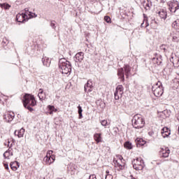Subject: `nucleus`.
I'll list each match as a JSON object with an SVG mask.
<instances>
[{"label": "nucleus", "mask_w": 179, "mask_h": 179, "mask_svg": "<svg viewBox=\"0 0 179 179\" xmlns=\"http://www.w3.org/2000/svg\"><path fill=\"white\" fill-rule=\"evenodd\" d=\"M22 103L24 108H27V110H29L30 113H33V111H34V109L31 107H34L35 106H37V101H36V98L34 97V95H31L30 94H27L24 96Z\"/></svg>", "instance_id": "f257e3e1"}, {"label": "nucleus", "mask_w": 179, "mask_h": 179, "mask_svg": "<svg viewBox=\"0 0 179 179\" xmlns=\"http://www.w3.org/2000/svg\"><path fill=\"white\" fill-rule=\"evenodd\" d=\"M59 69L63 75H71L72 72V64L71 62L66 60L65 58L59 59L58 64Z\"/></svg>", "instance_id": "f03ea898"}, {"label": "nucleus", "mask_w": 179, "mask_h": 179, "mask_svg": "<svg viewBox=\"0 0 179 179\" xmlns=\"http://www.w3.org/2000/svg\"><path fill=\"white\" fill-rule=\"evenodd\" d=\"M132 125L136 129H141L145 127V120L141 115H135L131 120Z\"/></svg>", "instance_id": "7ed1b4c3"}, {"label": "nucleus", "mask_w": 179, "mask_h": 179, "mask_svg": "<svg viewBox=\"0 0 179 179\" xmlns=\"http://www.w3.org/2000/svg\"><path fill=\"white\" fill-rule=\"evenodd\" d=\"M131 66L129 64H124V68H120L117 70V76L122 80H125V75L126 78H129V75H131Z\"/></svg>", "instance_id": "20e7f679"}, {"label": "nucleus", "mask_w": 179, "mask_h": 179, "mask_svg": "<svg viewBox=\"0 0 179 179\" xmlns=\"http://www.w3.org/2000/svg\"><path fill=\"white\" fill-rule=\"evenodd\" d=\"M152 91L153 92L155 97H160V96H163L164 89L162 82L158 81V83L152 87Z\"/></svg>", "instance_id": "39448f33"}, {"label": "nucleus", "mask_w": 179, "mask_h": 179, "mask_svg": "<svg viewBox=\"0 0 179 179\" xmlns=\"http://www.w3.org/2000/svg\"><path fill=\"white\" fill-rule=\"evenodd\" d=\"M133 168L134 170L141 171L145 168V162L142 158H136L132 161Z\"/></svg>", "instance_id": "423d86ee"}, {"label": "nucleus", "mask_w": 179, "mask_h": 179, "mask_svg": "<svg viewBox=\"0 0 179 179\" xmlns=\"http://www.w3.org/2000/svg\"><path fill=\"white\" fill-rule=\"evenodd\" d=\"M169 9L171 13H176L179 9V3L177 1L173 0L168 3Z\"/></svg>", "instance_id": "0eeeda50"}, {"label": "nucleus", "mask_w": 179, "mask_h": 179, "mask_svg": "<svg viewBox=\"0 0 179 179\" xmlns=\"http://www.w3.org/2000/svg\"><path fill=\"white\" fill-rule=\"evenodd\" d=\"M122 93H124V87L122 85H117L114 93L115 100H120V97H122Z\"/></svg>", "instance_id": "6e6552de"}, {"label": "nucleus", "mask_w": 179, "mask_h": 179, "mask_svg": "<svg viewBox=\"0 0 179 179\" xmlns=\"http://www.w3.org/2000/svg\"><path fill=\"white\" fill-rule=\"evenodd\" d=\"M159 156L164 158L169 157V156H170V149H169V148H161L159 150Z\"/></svg>", "instance_id": "1a4fd4ad"}, {"label": "nucleus", "mask_w": 179, "mask_h": 179, "mask_svg": "<svg viewBox=\"0 0 179 179\" xmlns=\"http://www.w3.org/2000/svg\"><path fill=\"white\" fill-rule=\"evenodd\" d=\"M84 90L85 93H90V92H93V83L92 80H88L87 83L85 85Z\"/></svg>", "instance_id": "9d476101"}, {"label": "nucleus", "mask_w": 179, "mask_h": 179, "mask_svg": "<svg viewBox=\"0 0 179 179\" xmlns=\"http://www.w3.org/2000/svg\"><path fill=\"white\" fill-rule=\"evenodd\" d=\"M84 55L85 53H83V52H79L75 55V57H73V60L75 61V62H81L83 61V58H85Z\"/></svg>", "instance_id": "9b49d317"}, {"label": "nucleus", "mask_w": 179, "mask_h": 179, "mask_svg": "<svg viewBox=\"0 0 179 179\" xmlns=\"http://www.w3.org/2000/svg\"><path fill=\"white\" fill-rule=\"evenodd\" d=\"M15 118V113L13 112H8L7 114L4 115V120L7 122H11V121H13Z\"/></svg>", "instance_id": "f8f14e48"}, {"label": "nucleus", "mask_w": 179, "mask_h": 179, "mask_svg": "<svg viewBox=\"0 0 179 179\" xmlns=\"http://www.w3.org/2000/svg\"><path fill=\"white\" fill-rule=\"evenodd\" d=\"M27 17V15L24 14L23 13H22V14L18 13L16 15L15 20H16V22H18V23H23Z\"/></svg>", "instance_id": "ddd939ff"}, {"label": "nucleus", "mask_w": 179, "mask_h": 179, "mask_svg": "<svg viewBox=\"0 0 179 179\" xmlns=\"http://www.w3.org/2000/svg\"><path fill=\"white\" fill-rule=\"evenodd\" d=\"M161 134L163 138H169L171 134V131L169 129V127H164L161 130Z\"/></svg>", "instance_id": "4468645a"}, {"label": "nucleus", "mask_w": 179, "mask_h": 179, "mask_svg": "<svg viewBox=\"0 0 179 179\" xmlns=\"http://www.w3.org/2000/svg\"><path fill=\"white\" fill-rule=\"evenodd\" d=\"M136 143L137 148H141V146H145V145H146V141L141 138H137L136 139Z\"/></svg>", "instance_id": "2eb2a0df"}, {"label": "nucleus", "mask_w": 179, "mask_h": 179, "mask_svg": "<svg viewBox=\"0 0 179 179\" xmlns=\"http://www.w3.org/2000/svg\"><path fill=\"white\" fill-rule=\"evenodd\" d=\"M157 14L161 19H164V20H166V19H167V11L166 10L162 9L157 13Z\"/></svg>", "instance_id": "dca6fc26"}, {"label": "nucleus", "mask_w": 179, "mask_h": 179, "mask_svg": "<svg viewBox=\"0 0 179 179\" xmlns=\"http://www.w3.org/2000/svg\"><path fill=\"white\" fill-rule=\"evenodd\" d=\"M25 130L24 128H21L20 130H15L14 132V135H17L18 138H23L24 135Z\"/></svg>", "instance_id": "f3484780"}, {"label": "nucleus", "mask_w": 179, "mask_h": 179, "mask_svg": "<svg viewBox=\"0 0 179 179\" xmlns=\"http://www.w3.org/2000/svg\"><path fill=\"white\" fill-rule=\"evenodd\" d=\"M42 62L44 66H47V68L50 67V65H51V59L47 57L42 58Z\"/></svg>", "instance_id": "a211bd4d"}, {"label": "nucleus", "mask_w": 179, "mask_h": 179, "mask_svg": "<svg viewBox=\"0 0 179 179\" xmlns=\"http://www.w3.org/2000/svg\"><path fill=\"white\" fill-rule=\"evenodd\" d=\"M44 160H45V162L48 164H52V163H54V162H55V156L49 155V157H48V158H44Z\"/></svg>", "instance_id": "6ab92c4d"}, {"label": "nucleus", "mask_w": 179, "mask_h": 179, "mask_svg": "<svg viewBox=\"0 0 179 179\" xmlns=\"http://www.w3.org/2000/svg\"><path fill=\"white\" fill-rule=\"evenodd\" d=\"M94 139L96 143H100L102 141L101 133H96L94 134Z\"/></svg>", "instance_id": "aec40b11"}, {"label": "nucleus", "mask_w": 179, "mask_h": 179, "mask_svg": "<svg viewBox=\"0 0 179 179\" xmlns=\"http://www.w3.org/2000/svg\"><path fill=\"white\" fill-rule=\"evenodd\" d=\"M143 16H144V20L141 24V27H148L149 22L148 21V17H146V15L145 14H143Z\"/></svg>", "instance_id": "412c9836"}, {"label": "nucleus", "mask_w": 179, "mask_h": 179, "mask_svg": "<svg viewBox=\"0 0 179 179\" xmlns=\"http://www.w3.org/2000/svg\"><path fill=\"white\" fill-rule=\"evenodd\" d=\"M38 96L41 101H43L44 99H45V94H44V91L43 90V89H39Z\"/></svg>", "instance_id": "4be33fe9"}, {"label": "nucleus", "mask_w": 179, "mask_h": 179, "mask_svg": "<svg viewBox=\"0 0 179 179\" xmlns=\"http://www.w3.org/2000/svg\"><path fill=\"white\" fill-rule=\"evenodd\" d=\"M171 114V111H170L169 110H165L162 112L161 115L164 119V118H169V117H170Z\"/></svg>", "instance_id": "5701e85b"}, {"label": "nucleus", "mask_w": 179, "mask_h": 179, "mask_svg": "<svg viewBox=\"0 0 179 179\" xmlns=\"http://www.w3.org/2000/svg\"><path fill=\"white\" fill-rule=\"evenodd\" d=\"M0 8H1V9H4L5 10H9V9L11 8V6L8 3H0Z\"/></svg>", "instance_id": "b1692460"}, {"label": "nucleus", "mask_w": 179, "mask_h": 179, "mask_svg": "<svg viewBox=\"0 0 179 179\" xmlns=\"http://www.w3.org/2000/svg\"><path fill=\"white\" fill-rule=\"evenodd\" d=\"M10 166L11 170H13V171H16V170H17V167H19V163L15 161V162H11L10 164Z\"/></svg>", "instance_id": "393cba45"}, {"label": "nucleus", "mask_w": 179, "mask_h": 179, "mask_svg": "<svg viewBox=\"0 0 179 179\" xmlns=\"http://www.w3.org/2000/svg\"><path fill=\"white\" fill-rule=\"evenodd\" d=\"M48 108L49 110V114L50 115L54 114V113H57V108H55V106H54L49 105L48 106Z\"/></svg>", "instance_id": "a878e982"}, {"label": "nucleus", "mask_w": 179, "mask_h": 179, "mask_svg": "<svg viewBox=\"0 0 179 179\" xmlns=\"http://www.w3.org/2000/svg\"><path fill=\"white\" fill-rule=\"evenodd\" d=\"M78 118L79 120H82V118H83V115L82 114V113H83V110L82 109V106H80V105L78 106Z\"/></svg>", "instance_id": "bb28decb"}, {"label": "nucleus", "mask_w": 179, "mask_h": 179, "mask_svg": "<svg viewBox=\"0 0 179 179\" xmlns=\"http://www.w3.org/2000/svg\"><path fill=\"white\" fill-rule=\"evenodd\" d=\"M10 148H12V143L10 144L9 149L3 153V156L4 159H9V156H10Z\"/></svg>", "instance_id": "cd10ccee"}, {"label": "nucleus", "mask_w": 179, "mask_h": 179, "mask_svg": "<svg viewBox=\"0 0 179 179\" xmlns=\"http://www.w3.org/2000/svg\"><path fill=\"white\" fill-rule=\"evenodd\" d=\"M152 60L154 61V62H155V64L158 65H162V56H159V57H154Z\"/></svg>", "instance_id": "c85d7f7f"}, {"label": "nucleus", "mask_w": 179, "mask_h": 179, "mask_svg": "<svg viewBox=\"0 0 179 179\" xmlns=\"http://www.w3.org/2000/svg\"><path fill=\"white\" fill-rule=\"evenodd\" d=\"M172 27H173V29H176V30H179V19L175 20L172 23Z\"/></svg>", "instance_id": "c756f323"}, {"label": "nucleus", "mask_w": 179, "mask_h": 179, "mask_svg": "<svg viewBox=\"0 0 179 179\" xmlns=\"http://www.w3.org/2000/svg\"><path fill=\"white\" fill-rule=\"evenodd\" d=\"M124 146L125 149H128L129 150H131V149H132V143L129 141H126L124 144Z\"/></svg>", "instance_id": "7c9ffc66"}, {"label": "nucleus", "mask_w": 179, "mask_h": 179, "mask_svg": "<svg viewBox=\"0 0 179 179\" xmlns=\"http://www.w3.org/2000/svg\"><path fill=\"white\" fill-rule=\"evenodd\" d=\"M148 3H145V6H144V8L145 10H150V8L152 6V1L150 0H147Z\"/></svg>", "instance_id": "2f4dec72"}, {"label": "nucleus", "mask_w": 179, "mask_h": 179, "mask_svg": "<svg viewBox=\"0 0 179 179\" xmlns=\"http://www.w3.org/2000/svg\"><path fill=\"white\" fill-rule=\"evenodd\" d=\"M1 44L3 45V47H6V45H8L9 44V40L6 38H3Z\"/></svg>", "instance_id": "473e14b6"}, {"label": "nucleus", "mask_w": 179, "mask_h": 179, "mask_svg": "<svg viewBox=\"0 0 179 179\" xmlns=\"http://www.w3.org/2000/svg\"><path fill=\"white\" fill-rule=\"evenodd\" d=\"M104 20L106 23H111V18L108 15L104 17Z\"/></svg>", "instance_id": "72a5a7b5"}, {"label": "nucleus", "mask_w": 179, "mask_h": 179, "mask_svg": "<svg viewBox=\"0 0 179 179\" xmlns=\"http://www.w3.org/2000/svg\"><path fill=\"white\" fill-rule=\"evenodd\" d=\"M101 124L102 125V127H107L108 125V122H107V120H101Z\"/></svg>", "instance_id": "f704fd0d"}, {"label": "nucleus", "mask_w": 179, "mask_h": 179, "mask_svg": "<svg viewBox=\"0 0 179 179\" xmlns=\"http://www.w3.org/2000/svg\"><path fill=\"white\" fill-rule=\"evenodd\" d=\"M52 153H54V152L52 150H49L45 157V159H47L48 157H50V156H53Z\"/></svg>", "instance_id": "c9c22d12"}, {"label": "nucleus", "mask_w": 179, "mask_h": 179, "mask_svg": "<svg viewBox=\"0 0 179 179\" xmlns=\"http://www.w3.org/2000/svg\"><path fill=\"white\" fill-rule=\"evenodd\" d=\"M28 15L31 17H37V14H36L35 13H32L31 11H29Z\"/></svg>", "instance_id": "e433bc0d"}, {"label": "nucleus", "mask_w": 179, "mask_h": 179, "mask_svg": "<svg viewBox=\"0 0 179 179\" xmlns=\"http://www.w3.org/2000/svg\"><path fill=\"white\" fill-rule=\"evenodd\" d=\"M50 27L52 28V29H56L57 27L55 26V21H51L50 22Z\"/></svg>", "instance_id": "4c0bfd02"}, {"label": "nucleus", "mask_w": 179, "mask_h": 179, "mask_svg": "<svg viewBox=\"0 0 179 179\" xmlns=\"http://www.w3.org/2000/svg\"><path fill=\"white\" fill-rule=\"evenodd\" d=\"M173 41H174L175 43H178V41H179L178 37H177L176 36H173Z\"/></svg>", "instance_id": "58836bf2"}, {"label": "nucleus", "mask_w": 179, "mask_h": 179, "mask_svg": "<svg viewBox=\"0 0 179 179\" xmlns=\"http://www.w3.org/2000/svg\"><path fill=\"white\" fill-rule=\"evenodd\" d=\"M105 179H113V175L111 174L106 175Z\"/></svg>", "instance_id": "ea45409f"}, {"label": "nucleus", "mask_w": 179, "mask_h": 179, "mask_svg": "<svg viewBox=\"0 0 179 179\" xmlns=\"http://www.w3.org/2000/svg\"><path fill=\"white\" fill-rule=\"evenodd\" d=\"M3 166L6 170H9V165L8 164V163H3Z\"/></svg>", "instance_id": "a19ab883"}, {"label": "nucleus", "mask_w": 179, "mask_h": 179, "mask_svg": "<svg viewBox=\"0 0 179 179\" xmlns=\"http://www.w3.org/2000/svg\"><path fill=\"white\" fill-rule=\"evenodd\" d=\"M24 12L25 13H23L24 15H27H27H29V8H24Z\"/></svg>", "instance_id": "79ce46f5"}, {"label": "nucleus", "mask_w": 179, "mask_h": 179, "mask_svg": "<svg viewBox=\"0 0 179 179\" xmlns=\"http://www.w3.org/2000/svg\"><path fill=\"white\" fill-rule=\"evenodd\" d=\"M161 50H163V51H164V52H166V45H161Z\"/></svg>", "instance_id": "37998d69"}, {"label": "nucleus", "mask_w": 179, "mask_h": 179, "mask_svg": "<svg viewBox=\"0 0 179 179\" xmlns=\"http://www.w3.org/2000/svg\"><path fill=\"white\" fill-rule=\"evenodd\" d=\"M148 135H150V136H153V135H155V132H153V131H149V132H148Z\"/></svg>", "instance_id": "c03bdc74"}, {"label": "nucleus", "mask_w": 179, "mask_h": 179, "mask_svg": "<svg viewBox=\"0 0 179 179\" xmlns=\"http://www.w3.org/2000/svg\"><path fill=\"white\" fill-rule=\"evenodd\" d=\"M119 159L121 161L124 158L122 157V156L121 155H118Z\"/></svg>", "instance_id": "a18cd8bd"}, {"label": "nucleus", "mask_w": 179, "mask_h": 179, "mask_svg": "<svg viewBox=\"0 0 179 179\" xmlns=\"http://www.w3.org/2000/svg\"><path fill=\"white\" fill-rule=\"evenodd\" d=\"M142 3H143V6H144L145 7V3H146V1H145V0H143V1H142Z\"/></svg>", "instance_id": "49530a36"}, {"label": "nucleus", "mask_w": 179, "mask_h": 179, "mask_svg": "<svg viewBox=\"0 0 179 179\" xmlns=\"http://www.w3.org/2000/svg\"><path fill=\"white\" fill-rule=\"evenodd\" d=\"M10 156H13V151L10 150Z\"/></svg>", "instance_id": "de8ad7c7"}, {"label": "nucleus", "mask_w": 179, "mask_h": 179, "mask_svg": "<svg viewBox=\"0 0 179 179\" xmlns=\"http://www.w3.org/2000/svg\"><path fill=\"white\" fill-rule=\"evenodd\" d=\"M117 131H118V128L115 129L114 132H115V134H117Z\"/></svg>", "instance_id": "09e8293b"}, {"label": "nucleus", "mask_w": 179, "mask_h": 179, "mask_svg": "<svg viewBox=\"0 0 179 179\" xmlns=\"http://www.w3.org/2000/svg\"><path fill=\"white\" fill-rule=\"evenodd\" d=\"M29 54H31V55H33L34 54V50H31V52H29Z\"/></svg>", "instance_id": "8fccbe9b"}, {"label": "nucleus", "mask_w": 179, "mask_h": 179, "mask_svg": "<svg viewBox=\"0 0 179 179\" xmlns=\"http://www.w3.org/2000/svg\"><path fill=\"white\" fill-rule=\"evenodd\" d=\"M106 175L110 174V171H109L108 170H107V171H106Z\"/></svg>", "instance_id": "3c124183"}, {"label": "nucleus", "mask_w": 179, "mask_h": 179, "mask_svg": "<svg viewBox=\"0 0 179 179\" xmlns=\"http://www.w3.org/2000/svg\"><path fill=\"white\" fill-rule=\"evenodd\" d=\"M130 179H136V178H134V176L131 175L130 176Z\"/></svg>", "instance_id": "603ef678"}, {"label": "nucleus", "mask_w": 179, "mask_h": 179, "mask_svg": "<svg viewBox=\"0 0 179 179\" xmlns=\"http://www.w3.org/2000/svg\"><path fill=\"white\" fill-rule=\"evenodd\" d=\"M164 162H169V159H164Z\"/></svg>", "instance_id": "864d4df0"}, {"label": "nucleus", "mask_w": 179, "mask_h": 179, "mask_svg": "<svg viewBox=\"0 0 179 179\" xmlns=\"http://www.w3.org/2000/svg\"><path fill=\"white\" fill-rule=\"evenodd\" d=\"M178 120L179 121V115H178Z\"/></svg>", "instance_id": "5fc2aeb1"}, {"label": "nucleus", "mask_w": 179, "mask_h": 179, "mask_svg": "<svg viewBox=\"0 0 179 179\" xmlns=\"http://www.w3.org/2000/svg\"><path fill=\"white\" fill-rule=\"evenodd\" d=\"M152 22H154V23H156V21H155V20H152Z\"/></svg>", "instance_id": "6e6d98bb"}, {"label": "nucleus", "mask_w": 179, "mask_h": 179, "mask_svg": "<svg viewBox=\"0 0 179 179\" xmlns=\"http://www.w3.org/2000/svg\"><path fill=\"white\" fill-rule=\"evenodd\" d=\"M120 167H122V166L121 164H120Z\"/></svg>", "instance_id": "4d7b16f0"}, {"label": "nucleus", "mask_w": 179, "mask_h": 179, "mask_svg": "<svg viewBox=\"0 0 179 179\" xmlns=\"http://www.w3.org/2000/svg\"><path fill=\"white\" fill-rule=\"evenodd\" d=\"M147 31H149V29H147Z\"/></svg>", "instance_id": "13d9d810"}, {"label": "nucleus", "mask_w": 179, "mask_h": 179, "mask_svg": "<svg viewBox=\"0 0 179 179\" xmlns=\"http://www.w3.org/2000/svg\"><path fill=\"white\" fill-rule=\"evenodd\" d=\"M178 62H179V60H178Z\"/></svg>", "instance_id": "bf43d9fd"}]
</instances>
